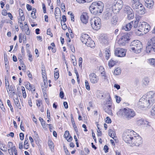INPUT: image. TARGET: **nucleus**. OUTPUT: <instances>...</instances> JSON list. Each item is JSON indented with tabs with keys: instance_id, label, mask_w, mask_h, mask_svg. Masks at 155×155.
<instances>
[{
	"instance_id": "1",
	"label": "nucleus",
	"mask_w": 155,
	"mask_h": 155,
	"mask_svg": "<svg viewBox=\"0 0 155 155\" xmlns=\"http://www.w3.org/2000/svg\"><path fill=\"white\" fill-rule=\"evenodd\" d=\"M104 5L100 1L93 2L89 7V10L91 13L94 15L98 14L103 11Z\"/></svg>"
},
{
	"instance_id": "2",
	"label": "nucleus",
	"mask_w": 155,
	"mask_h": 155,
	"mask_svg": "<svg viewBox=\"0 0 155 155\" xmlns=\"http://www.w3.org/2000/svg\"><path fill=\"white\" fill-rule=\"evenodd\" d=\"M136 133L132 130H127L124 131L122 136V138L124 141L128 145H132V141L134 134Z\"/></svg>"
},
{
	"instance_id": "3",
	"label": "nucleus",
	"mask_w": 155,
	"mask_h": 155,
	"mask_svg": "<svg viewBox=\"0 0 155 155\" xmlns=\"http://www.w3.org/2000/svg\"><path fill=\"white\" fill-rule=\"evenodd\" d=\"M81 42L88 47L91 48H94L95 44L94 41L92 40L90 37L87 34L82 33L80 37Z\"/></svg>"
},
{
	"instance_id": "4",
	"label": "nucleus",
	"mask_w": 155,
	"mask_h": 155,
	"mask_svg": "<svg viewBox=\"0 0 155 155\" xmlns=\"http://www.w3.org/2000/svg\"><path fill=\"white\" fill-rule=\"evenodd\" d=\"M143 96L140 99L138 103V107L140 108L147 109L150 108L153 105L152 102H150L149 100L147 99V98Z\"/></svg>"
},
{
	"instance_id": "5",
	"label": "nucleus",
	"mask_w": 155,
	"mask_h": 155,
	"mask_svg": "<svg viewBox=\"0 0 155 155\" xmlns=\"http://www.w3.org/2000/svg\"><path fill=\"white\" fill-rule=\"evenodd\" d=\"M120 112L123 117L128 120L134 117L136 115L134 110L128 108H124L121 110Z\"/></svg>"
},
{
	"instance_id": "6",
	"label": "nucleus",
	"mask_w": 155,
	"mask_h": 155,
	"mask_svg": "<svg viewBox=\"0 0 155 155\" xmlns=\"http://www.w3.org/2000/svg\"><path fill=\"white\" fill-rule=\"evenodd\" d=\"M142 48L143 46L139 40H135L131 42L130 49L133 52L138 53L141 52Z\"/></svg>"
},
{
	"instance_id": "7",
	"label": "nucleus",
	"mask_w": 155,
	"mask_h": 155,
	"mask_svg": "<svg viewBox=\"0 0 155 155\" xmlns=\"http://www.w3.org/2000/svg\"><path fill=\"white\" fill-rule=\"evenodd\" d=\"M90 24L92 28L95 30L99 29L101 27V20L97 17H94L90 19Z\"/></svg>"
},
{
	"instance_id": "8",
	"label": "nucleus",
	"mask_w": 155,
	"mask_h": 155,
	"mask_svg": "<svg viewBox=\"0 0 155 155\" xmlns=\"http://www.w3.org/2000/svg\"><path fill=\"white\" fill-rule=\"evenodd\" d=\"M146 51L147 53L155 54V36L152 38L148 41Z\"/></svg>"
},
{
	"instance_id": "9",
	"label": "nucleus",
	"mask_w": 155,
	"mask_h": 155,
	"mask_svg": "<svg viewBox=\"0 0 155 155\" xmlns=\"http://www.w3.org/2000/svg\"><path fill=\"white\" fill-rule=\"evenodd\" d=\"M123 5V2L122 0H116L112 6V11L114 13H117L121 9Z\"/></svg>"
},
{
	"instance_id": "10",
	"label": "nucleus",
	"mask_w": 155,
	"mask_h": 155,
	"mask_svg": "<svg viewBox=\"0 0 155 155\" xmlns=\"http://www.w3.org/2000/svg\"><path fill=\"white\" fill-rule=\"evenodd\" d=\"M150 26L147 22H142L140 23L138 26V29H137L138 31L146 33L149 32L150 28Z\"/></svg>"
},
{
	"instance_id": "11",
	"label": "nucleus",
	"mask_w": 155,
	"mask_h": 155,
	"mask_svg": "<svg viewBox=\"0 0 155 155\" xmlns=\"http://www.w3.org/2000/svg\"><path fill=\"white\" fill-rule=\"evenodd\" d=\"M135 135L137 136L134 135L131 142L132 144L130 145V146L133 147L135 146H139L142 143V141L141 137L139 136L138 134H136Z\"/></svg>"
},
{
	"instance_id": "12",
	"label": "nucleus",
	"mask_w": 155,
	"mask_h": 155,
	"mask_svg": "<svg viewBox=\"0 0 155 155\" xmlns=\"http://www.w3.org/2000/svg\"><path fill=\"white\" fill-rule=\"evenodd\" d=\"M129 35L128 34H124L118 41V43L120 45L123 46L129 40Z\"/></svg>"
},
{
	"instance_id": "13",
	"label": "nucleus",
	"mask_w": 155,
	"mask_h": 155,
	"mask_svg": "<svg viewBox=\"0 0 155 155\" xmlns=\"http://www.w3.org/2000/svg\"><path fill=\"white\" fill-rule=\"evenodd\" d=\"M143 96H145L147 99L149 100L150 102H152L153 104L155 102V94L153 91H150Z\"/></svg>"
},
{
	"instance_id": "14",
	"label": "nucleus",
	"mask_w": 155,
	"mask_h": 155,
	"mask_svg": "<svg viewBox=\"0 0 155 155\" xmlns=\"http://www.w3.org/2000/svg\"><path fill=\"white\" fill-rule=\"evenodd\" d=\"M126 52L124 49L118 48L115 50V54L118 57H123L125 55Z\"/></svg>"
},
{
	"instance_id": "15",
	"label": "nucleus",
	"mask_w": 155,
	"mask_h": 155,
	"mask_svg": "<svg viewBox=\"0 0 155 155\" xmlns=\"http://www.w3.org/2000/svg\"><path fill=\"white\" fill-rule=\"evenodd\" d=\"M89 78L92 84H95L98 82L99 78L94 73H91L89 75Z\"/></svg>"
},
{
	"instance_id": "16",
	"label": "nucleus",
	"mask_w": 155,
	"mask_h": 155,
	"mask_svg": "<svg viewBox=\"0 0 155 155\" xmlns=\"http://www.w3.org/2000/svg\"><path fill=\"white\" fill-rule=\"evenodd\" d=\"M130 5L134 10H135L142 5L140 2H131Z\"/></svg>"
},
{
	"instance_id": "17",
	"label": "nucleus",
	"mask_w": 155,
	"mask_h": 155,
	"mask_svg": "<svg viewBox=\"0 0 155 155\" xmlns=\"http://www.w3.org/2000/svg\"><path fill=\"white\" fill-rule=\"evenodd\" d=\"M81 20L82 22L86 24L88 21V16L87 13L85 12L83 13L81 16Z\"/></svg>"
},
{
	"instance_id": "18",
	"label": "nucleus",
	"mask_w": 155,
	"mask_h": 155,
	"mask_svg": "<svg viewBox=\"0 0 155 155\" xmlns=\"http://www.w3.org/2000/svg\"><path fill=\"white\" fill-rule=\"evenodd\" d=\"M134 10L136 12V14H137L138 15H143L145 13L144 8L143 5H142V6H140V7Z\"/></svg>"
},
{
	"instance_id": "19",
	"label": "nucleus",
	"mask_w": 155,
	"mask_h": 155,
	"mask_svg": "<svg viewBox=\"0 0 155 155\" xmlns=\"http://www.w3.org/2000/svg\"><path fill=\"white\" fill-rule=\"evenodd\" d=\"M111 106L104 105L103 107V108L105 111L109 115H112L113 113L111 110Z\"/></svg>"
},
{
	"instance_id": "20",
	"label": "nucleus",
	"mask_w": 155,
	"mask_h": 155,
	"mask_svg": "<svg viewBox=\"0 0 155 155\" xmlns=\"http://www.w3.org/2000/svg\"><path fill=\"white\" fill-rule=\"evenodd\" d=\"M133 21H131V22L126 25L125 26L123 27V28L125 31H130L132 27V25H133Z\"/></svg>"
},
{
	"instance_id": "21",
	"label": "nucleus",
	"mask_w": 155,
	"mask_h": 155,
	"mask_svg": "<svg viewBox=\"0 0 155 155\" xmlns=\"http://www.w3.org/2000/svg\"><path fill=\"white\" fill-rule=\"evenodd\" d=\"M64 136L68 142H70L72 140V137L70 136L68 131L67 130L65 132Z\"/></svg>"
},
{
	"instance_id": "22",
	"label": "nucleus",
	"mask_w": 155,
	"mask_h": 155,
	"mask_svg": "<svg viewBox=\"0 0 155 155\" xmlns=\"http://www.w3.org/2000/svg\"><path fill=\"white\" fill-rule=\"evenodd\" d=\"M145 2L146 6L148 8H150L153 5L154 3L153 0H150L149 1L146 0Z\"/></svg>"
},
{
	"instance_id": "23",
	"label": "nucleus",
	"mask_w": 155,
	"mask_h": 155,
	"mask_svg": "<svg viewBox=\"0 0 155 155\" xmlns=\"http://www.w3.org/2000/svg\"><path fill=\"white\" fill-rule=\"evenodd\" d=\"M112 16V13L110 12L106 11L104 13L103 15V18L105 20L109 19Z\"/></svg>"
},
{
	"instance_id": "24",
	"label": "nucleus",
	"mask_w": 155,
	"mask_h": 155,
	"mask_svg": "<svg viewBox=\"0 0 155 155\" xmlns=\"http://www.w3.org/2000/svg\"><path fill=\"white\" fill-rule=\"evenodd\" d=\"M105 52L106 54V58L107 60L110 56V48H106L105 50Z\"/></svg>"
},
{
	"instance_id": "25",
	"label": "nucleus",
	"mask_w": 155,
	"mask_h": 155,
	"mask_svg": "<svg viewBox=\"0 0 155 155\" xmlns=\"http://www.w3.org/2000/svg\"><path fill=\"white\" fill-rule=\"evenodd\" d=\"M117 62V60L115 61L113 60V59H111L109 61L108 65L109 67L111 68L114 66Z\"/></svg>"
},
{
	"instance_id": "26",
	"label": "nucleus",
	"mask_w": 155,
	"mask_h": 155,
	"mask_svg": "<svg viewBox=\"0 0 155 155\" xmlns=\"http://www.w3.org/2000/svg\"><path fill=\"white\" fill-rule=\"evenodd\" d=\"M149 82V79L147 78H145L142 81V85L143 87H146L148 85Z\"/></svg>"
},
{
	"instance_id": "27",
	"label": "nucleus",
	"mask_w": 155,
	"mask_h": 155,
	"mask_svg": "<svg viewBox=\"0 0 155 155\" xmlns=\"http://www.w3.org/2000/svg\"><path fill=\"white\" fill-rule=\"evenodd\" d=\"M108 134L113 139L115 137L116 135L114 131V130L110 129L108 130Z\"/></svg>"
},
{
	"instance_id": "28",
	"label": "nucleus",
	"mask_w": 155,
	"mask_h": 155,
	"mask_svg": "<svg viewBox=\"0 0 155 155\" xmlns=\"http://www.w3.org/2000/svg\"><path fill=\"white\" fill-rule=\"evenodd\" d=\"M118 20V18L116 16H113L111 21V24L113 25H116L117 24Z\"/></svg>"
},
{
	"instance_id": "29",
	"label": "nucleus",
	"mask_w": 155,
	"mask_h": 155,
	"mask_svg": "<svg viewBox=\"0 0 155 155\" xmlns=\"http://www.w3.org/2000/svg\"><path fill=\"white\" fill-rule=\"evenodd\" d=\"M124 6V10L125 12L127 13L130 12H132L133 10L129 6L125 5Z\"/></svg>"
},
{
	"instance_id": "30",
	"label": "nucleus",
	"mask_w": 155,
	"mask_h": 155,
	"mask_svg": "<svg viewBox=\"0 0 155 155\" xmlns=\"http://www.w3.org/2000/svg\"><path fill=\"white\" fill-rule=\"evenodd\" d=\"M104 105H109L111 106L112 103L111 101V98L110 95L109 96V98L107 100L104 102Z\"/></svg>"
},
{
	"instance_id": "31",
	"label": "nucleus",
	"mask_w": 155,
	"mask_h": 155,
	"mask_svg": "<svg viewBox=\"0 0 155 155\" xmlns=\"http://www.w3.org/2000/svg\"><path fill=\"white\" fill-rule=\"evenodd\" d=\"M14 103L16 105V107L19 109H21L20 107L21 106L19 101L18 98V97H17L15 99H14Z\"/></svg>"
},
{
	"instance_id": "32",
	"label": "nucleus",
	"mask_w": 155,
	"mask_h": 155,
	"mask_svg": "<svg viewBox=\"0 0 155 155\" xmlns=\"http://www.w3.org/2000/svg\"><path fill=\"white\" fill-rule=\"evenodd\" d=\"M139 18L137 17L136 18V20L133 22V27L134 28H137V27H138L139 25Z\"/></svg>"
},
{
	"instance_id": "33",
	"label": "nucleus",
	"mask_w": 155,
	"mask_h": 155,
	"mask_svg": "<svg viewBox=\"0 0 155 155\" xmlns=\"http://www.w3.org/2000/svg\"><path fill=\"white\" fill-rule=\"evenodd\" d=\"M138 124H140L143 125V124H146L147 125H149L148 124H149V122L148 121L144 120L143 119H140L138 120Z\"/></svg>"
},
{
	"instance_id": "34",
	"label": "nucleus",
	"mask_w": 155,
	"mask_h": 155,
	"mask_svg": "<svg viewBox=\"0 0 155 155\" xmlns=\"http://www.w3.org/2000/svg\"><path fill=\"white\" fill-rule=\"evenodd\" d=\"M60 10L59 8L57 7L55 9L54 15H55V18H57L56 17L58 16V15L60 14Z\"/></svg>"
},
{
	"instance_id": "35",
	"label": "nucleus",
	"mask_w": 155,
	"mask_h": 155,
	"mask_svg": "<svg viewBox=\"0 0 155 155\" xmlns=\"http://www.w3.org/2000/svg\"><path fill=\"white\" fill-rule=\"evenodd\" d=\"M127 17L128 19H132L134 18V13L133 12V11H132V12H129L127 13Z\"/></svg>"
},
{
	"instance_id": "36",
	"label": "nucleus",
	"mask_w": 155,
	"mask_h": 155,
	"mask_svg": "<svg viewBox=\"0 0 155 155\" xmlns=\"http://www.w3.org/2000/svg\"><path fill=\"white\" fill-rule=\"evenodd\" d=\"M121 72V70L120 68H117L114 71V74L116 75H119Z\"/></svg>"
},
{
	"instance_id": "37",
	"label": "nucleus",
	"mask_w": 155,
	"mask_h": 155,
	"mask_svg": "<svg viewBox=\"0 0 155 155\" xmlns=\"http://www.w3.org/2000/svg\"><path fill=\"white\" fill-rule=\"evenodd\" d=\"M101 39L102 42L104 44H106L107 43L108 38L106 35H104V36H102Z\"/></svg>"
},
{
	"instance_id": "38",
	"label": "nucleus",
	"mask_w": 155,
	"mask_h": 155,
	"mask_svg": "<svg viewBox=\"0 0 155 155\" xmlns=\"http://www.w3.org/2000/svg\"><path fill=\"white\" fill-rule=\"evenodd\" d=\"M149 64L155 67V58H150L149 59Z\"/></svg>"
},
{
	"instance_id": "39",
	"label": "nucleus",
	"mask_w": 155,
	"mask_h": 155,
	"mask_svg": "<svg viewBox=\"0 0 155 155\" xmlns=\"http://www.w3.org/2000/svg\"><path fill=\"white\" fill-rule=\"evenodd\" d=\"M20 17L18 18V22L19 23H21L22 22V21L25 20V17L24 14L22 15H21V14H20Z\"/></svg>"
},
{
	"instance_id": "40",
	"label": "nucleus",
	"mask_w": 155,
	"mask_h": 155,
	"mask_svg": "<svg viewBox=\"0 0 155 155\" xmlns=\"http://www.w3.org/2000/svg\"><path fill=\"white\" fill-rule=\"evenodd\" d=\"M48 146L49 147V148L51 149V150H52V149H54V145L53 143V142L51 140L49 141L48 143Z\"/></svg>"
},
{
	"instance_id": "41",
	"label": "nucleus",
	"mask_w": 155,
	"mask_h": 155,
	"mask_svg": "<svg viewBox=\"0 0 155 155\" xmlns=\"http://www.w3.org/2000/svg\"><path fill=\"white\" fill-rule=\"evenodd\" d=\"M36 12V10L35 8H33L31 13V15L33 19H35L36 17L35 16V13Z\"/></svg>"
},
{
	"instance_id": "42",
	"label": "nucleus",
	"mask_w": 155,
	"mask_h": 155,
	"mask_svg": "<svg viewBox=\"0 0 155 155\" xmlns=\"http://www.w3.org/2000/svg\"><path fill=\"white\" fill-rule=\"evenodd\" d=\"M85 86L86 89L88 91H90V88L88 81L87 80H85Z\"/></svg>"
},
{
	"instance_id": "43",
	"label": "nucleus",
	"mask_w": 155,
	"mask_h": 155,
	"mask_svg": "<svg viewBox=\"0 0 155 155\" xmlns=\"http://www.w3.org/2000/svg\"><path fill=\"white\" fill-rule=\"evenodd\" d=\"M42 74L43 79H47V78L46 75V73H45V70H42Z\"/></svg>"
},
{
	"instance_id": "44",
	"label": "nucleus",
	"mask_w": 155,
	"mask_h": 155,
	"mask_svg": "<svg viewBox=\"0 0 155 155\" xmlns=\"http://www.w3.org/2000/svg\"><path fill=\"white\" fill-rule=\"evenodd\" d=\"M59 74L58 71H56L54 73V78L55 80H56L59 78Z\"/></svg>"
},
{
	"instance_id": "45",
	"label": "nucleus",
	"mask_w": 155,
	"mask_h": 155,
	"mask_svg": "<svg viewBox=\"0 0 155 155\" xmlns=\"http://www.w3.org/2000/svg\"><path fill=\"white\" fill-rule=\"evenodd\" d=\"M115 98L117 103H119L121 101V98L120 97L116 95L115 97Z\"/></svg>"
},
{
	"instance_id": "46",
	"label": "nucleus",
	"mask_w": 155,
	"mask_h": 155,
	"mask_svg": "<svg viewBox=\"0 0 155 155\" xmlns=\"http://www.w3.org/2000/svg\"><path fill=\"white\" fill-rule=\"evenodd\" d=\"M25 87L26 88L29 90V89H31V85L29 82H28L26 84Z\"/></svg>"
},
{
	"instance_id": "47",
	"label": "nucleus",
	"mask_w": 155,
	"mask_h": 155,
	"mask_svg": "<svg viewBox=\"0 0 155 155\" xmlns=\"http://www.w3.org/2000/svg\"><path fill=\"white\" fill-rule=\"evenodd\" d=\"M61 24L62 26V29L64 30L66 29L67 28V26L65 22L61 21Z\"/></svg>"
},
{
	"instance_id": "48",
	"label": "nucleus",
	"mask_w": 155,
	"mask_h": 155,
	"mask_svg": "<svg viewBox=\"0 0 155 155\" xmlns=\"http://www.w3.org/2000/svg\"><path fill=\"white\" fill-rule=\"evenodd\" d=\"M74 58H75V56L74 55H72V62L73 65L74 66H75L77 64V63L76 60H74L73 59Z\"/></svg>"
},
{
	"instance_id": "49",
	"label": "nucleus",
	"mask_w": 155,
	"mask_h": 155,
	"mask_svg": "<svg viewBox=\"0 0 155 155\" xmlns=\"http://www.w3.org/2000/svg\"><path fill=\"white\" fill-rule=\"evenodd\" d=\"M47 35H50L51 37H53V34L51 32V29L50 28H49L47 29Z\"/></svg>"
},
{
	"instance_id": "50",
	"label": "nucleus",
	"mask_w": 155,
	"mask_h": 155,
	"mask_svg": "<svg viewBox=\"0 0 155 155\" xmlns=\"http://www.w3.org/2000/svg\"><path fill=\"white\" fill-rule=\"evenodd\" d=\"M82 58H80L79 59V66L81 68L82 67Z\"/></svg>"
},
{
	"instance_id": "51",
	"label": "nucleus",
	"mask_w": 155,
	"mask_h": 155,
	"mask_svg": "<svg viewBox=\"0 0 155 155\" xmlns=\"http://www.w3.org/2000/svg\"><path fill=\"white\" fill-rule=\"evenodd\" d=\"M8 151L10 155H13L14 149L13 148H10L8 149Z\"/></svg>"
},
{
	"instance_id": "52",
	"label": "nucleus",
	"mask_w": 155,
	"mask_h": 155,
	"mask_svg": "<svg viewBox=\"0 0 155 155\" xmlns=\"http://www.w3.org/2000/svg\"><path fill=\"white\" fill-rule=\"evenodd\" d=\"M151 114L152 116L155 115V105L154 106V107L151 110Z\"/></svg>"
},
{
	"instance_id": "53",
	"label": "nucleus",
	"mask_w": 155,
	"mask_h": 155,
	"mask_svg": "<svg viewBox=\"0 0 155 155\" xmlns=\"http://www.w3.org/2000/svg\"><path fill=\"white\" fill-rule=\"evenodd\" d=\"M7 147L8 148H13L12 147V143L11 142L9 141L8 143Z\"/></svg>"
},
{
	"instance_id": "54",
	"label": "nucleus",
	"mask_w": 155,
	"mask_h": 155,
	"mask_svg": "<svg viewBox=\"0 0 155 155\" xmlns=\"http://www.w3.org/2000/svg\"><path fill=\"white\" fill-rule=\"evenodd\" d=\"M106 122L107 123L109 124L111 122V119L109 118L108 117H107L106 118Z\"/></svg>"
},
{
	"instance_id": "55",
	"label": "nucleus",
	"mask_w": 155,
	"mask_h": 155,
	"mask_svg": "<svg viewBox=\"0 0 155 155\" xmlns=\"http://www.w3.org/2000/svg\"><path fill=\"white\" fill-rule=\"evenodd\" d=\"M69 46L71 51L74 53L75 52V49L74 46L72 45H70Z\"/></svg>"
},
{
	"instance_id": "56",
	"label": "nucleus",
	"mask_w": 155,
	"mask_h": 155,
	"mask_svg": "<svg viewBox=\"0 0 155 155\" xmlns=\"http://www.w3.org/2000/svg\"><path fill=\"white\" fill-rule=\"evenodd\" d=\"M97 127L98 130H97V136H101L102 135V133L99 129V128L98 127V126H97Z\"/></svg>"
},
{
	"instance_id": "57",
	"label": "nucleus",
	"mask_w": 155,
	"mask_h": 155,
	"mask_svg": "<svg viewBox=\"0 0 155 155\" xmlns=\"http://www.w3.org/2000/svg\"><path fill=\"white\" fill-rule=\"evenodd\" d=\"M20 139L21 140H23L24 139V134L22 133H21L19 134Z\"/></svg>"
},
{
	"instance_id": "58",
	"label": "nucleus",
	"mask_w": 155,
	"mask_h": 155,
	"mask_svg": "<svg viewBox=\"0 0 155 155\" xmlns=\"http://www.w3.org/2000/svg\"><path fill=\"white\" fill-rule=\"evenodd\" d=\"M104 150L105 153L108 152L109 148L107 146L105 145L104 148Z\"/></svg>"
},
{
	"instance_id": "59",
	"label": "nucleus",
	"mask_w": 155,
	"mask_h": 155,
	"mask_svg": "<svg viewBox=\"0 0 155 155\" xmlns=\"http://www.w3.org/2000/svg\"><path fill=\"white\" fill-rule=\"evenodd\" d=\"M2 14L3 15H7L8 13L6 11V10L5 9H3L2 12Z\"/></svg>"
},
{
	"instance_id": "60",
	"label": "nucleus",
	"mask_w": 155,
	"mask_h": 155,
	"mask_svg": "<svg viewBox=\"0 0 155 155\" xmlns=\"http://www.w3.org/2000/svg\"><path fill=\"white\" fill-rule=\"evenodd\" d=\"M26 8L28 11H31L32 10L31 6L29 4H27L26 5Z\"/></svg>"
},
{
	"instance_id": "61",
	"label": "nucleus",
	"mask_w": 155,
	"mask_h": 155,
	"mask_svg": "<svg viewBox=\"0 0 155 155\" xmlns=\"http://www.w3.org/2000/svg\"><path fill=\"white\" fill-rule=\"evenodd\" d=\"M64 150L65 152L66 155H68V154H69L70 153L67 150V148L66 147H65L64 146Z\"/></svg>"
},
{
	"instance_id": "62",
	"label": "nucleus",
	"mask_w": 155,
	"mask_h": 155,
	"mask_svg": "<svg viewBox=\"0 0 155 155\" xmlns=\"http://www.w3.org/2000/svg\"><path fill=\"white\" fill-rule=\"evenodd\" d=\"M25 31L26 35H28L30 34V31L29 30L28 28H26L25 29Z\"/></svg>"
},
{
	"instance_id": "63",
	"label": "nucleus",
	"mask_w": 155,
	"mask_h": 155,
	"mask_svg": "<svg viewBox=\"0 0 155 155\" xmlns=\"http://www.w3.org/2000/svg\"><path fill=\"white\" fill-rule=\"evenodd\" d=\"M59 95L60 97L61 98H63L64 97V92L62 91H61Z\"/></svg>"
},
{
	"instance_id": "64",
	"label": "nucleus",
	"mask_w": 155,
	"mask_h": 155,
	"mask_svg": "<svg viewBox=\"0 0 155 155\" xmlns=\"http://www.w3.org/2000/svg\"><path fill=\"white\" fill-rule=\"evenodd\" d=\"M47 117L49 119H50V111L48 109L47 110Z\"/></svg>"
}]
</instances>
